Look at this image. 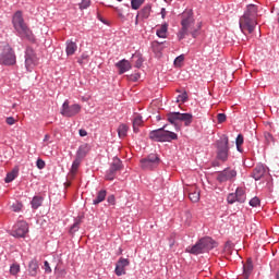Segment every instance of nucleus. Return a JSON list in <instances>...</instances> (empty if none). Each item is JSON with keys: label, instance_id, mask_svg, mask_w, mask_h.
I'll use <instances>...</instances> for the list:
<instances>
[{"label": "nucleus", "instance_id": "nucleus-29", "mask_svg": "<svg viewBox=\"0 0 279 279\" xmlns=\"http://www.w3.org/2000/svg\"><path fill=\"white\" fill-rule=\"evenodd\" d=\"M28 271L32 276H36L38 274V262L33 259L28 265Z\"/></svg>", "mask_w": 279, "mask_h": 279}, {"label": "nucleus", "instance_id": "nucleus-35", "mask_svg": "<svg viewBox=\"0 0 279 279\" xmlns=\"http://www.w3.org/2000/svg\"><path fill=\"white\" fill-rule=\"evenodd\" d=\"M143 3H145V0H132L131 8L132 10H138Z\"/></svg>", "mask_w": 279, "mask_h": 279}, {"label": "nucleus", "instance_id": "nucleus-30", "mask_svg": "<svg viewBox=\"0 0 279 279\" xmlns=\"http://www.w3.org/2000/svg\"><path fill=\"white\" fill-rule=\"evenodd\" d=\"M132 60L135 63L136 69H141V66H143V54L135 53L132 56Z\"/></svg>", "mask_w": 279, "mask_h": 279}, {"label": "nucleus", "instance_id": "nucleus-52", "mask_svg": "<svg viewBox=\"0 0 279 279\" xmlns=\"http://www.w3.org/2000/svg\"><path fill=\"white\" fill-rule=\"evenodd\" d=\"M44 143H47L46 145H49L50 143H53V142L51 141V135H50V134H46V135L44 136Z\"/></svg>", "mask_w": 279, "mask_h": 279}, {"label": "nucleus", "instance_id": "nucleus-36", "mask_svg": "<svg viewBox=\"0 0 279 279\" xmlns=\"http://www.w3.org/2000/svg\"><path fill=\"white\" fill-rule=\"evenodd\" d=\"M162 45L163 43L153 41L151 43L153 51H162Z\"/></svg>", "mask_w": 279, "mask_h": 279}, {"label": "nucleus", "instance_id": "nucleus-13", "mask_svg": "<svg viewBox=\"0 0 279 279\" xmlns=\"http://www.w3.org/2000/svg\"><path fill=\"white\" fill-rule=\"evenodd\" d=\"M130 265V259L121 257L116 265V275L125 276V267Z\"/></svg>", "mask_w": 279, "mask_h": 279}, {"label": "nucleus", "instance_id": "nucleus-27", "mask_svg": "<svg viewBox=\"0 0 279 279\" xmlns=\"http://www.w3.org/2000/svg\"><path fill=\"white\" fill-rule=\"evenodd\" d=\"M169 29V24H162L156 32L158 38H167V32Z\"/></svg>", "mask_w": 279, "mask_h": 279}, {"label": "nucleus", "instance_id": "nucleus-44", "mask_svg": "<svg viewBox=\"0 0 279 279\" xmlns=\"http://www.w3.org/2000/svg\"><path fill=\"white\" fill-rule=\"evenodd\" d=\"M227 202L228 204H234V202H236V194L235 193L229 194L227 197Z\"/></svg>", "mask_w": 279, "mask_h": 279}, {"label": "nucleus", "instance_id": "nucleus-21", "mask_svg": "<svg viewBox=\"0 0 279 279\" xmlns=\"http://www.w3.org/2000/svg\"><path fill=\"white\" fill-rule=\"evenodd\" d=\"M179 121H183L184 125L189 128L193 123V114L191 113H180Z\"/></svg>", "mask_w": 279, "mask_h": 279}, {"label": "nucleus", "instance_id": "nucleus-58", "mask_svg": "<svg viewBox=\"0 0 279 279\" xmlns=\"http://www.w3.org/2000/svg\"><path fill=\"white\" fill-rule=\"evenodd\" d=\"M138 19H141V17H138V15H136V17H135V25H138Z\"/></svg>", "mask_w": 279, "mask_h": 279}, {"label": "nucleus", "instance_id": "nucleus-18", "mask_svg": "<svg viewBox=\"0 0 279 279\" xmlns=\"http://www.w3.org/2000/svg\"><path fill=\"white\" fill-rule=\"evenodd\" d=\"M151 14V5H145L141 11L137 13V19H141V21H145V19H149V15Z\"/></svg>", "mask_w": 279, "mask_h": 279}, {"label": "nucleus", "instance_id": "nucleus-20", "mask_svg": "<svg viewBox=\"0 0 279 279\" xmlns=\"http://www.w3.org/2000/svg\"><path fill=\"white\" fill-rule=\"evenodd\" d=\"M65 51H66V56H74L75 52L77 51V44H75L74 41L68 40Z\"/></svg>", "mask_w": 279, "mask_h": 279}, {"label": "nucleus", "instance_id": "nucleus-17", "mask_svg": "<svg viewBox=\"0 0 279 279\" xmlns=\"http://www.w3.org/2000/svg\"><path fill=\"white\" fill-rule=\"evenodd\" d=\"M189 197H190L191 202H193L194 204H197V202H199V197H201L199 187H197L195 185L191 186L189 190Z\"/></svg>", "mask_w": 279, "mask_h": 279}, {"label": "nucleus", "instance_id": "nucleus-32", "mask_svg": "<svg viewBox=\"0 0 279 279\" xmlns=\"http://www.w3.org/2000/svg\"><path fill=\"white\" fill-rule=\"evenodd\" d=\"M31 204H32V208H34L35 210L40 208V206H43V197L35 196Z\"/></svg>", "mask_w": 279, "mask_h": 279}, {"label": "nucleus", "instance_id": "nucleus-1", "mask_svg": "<svg viewBox=\"0 0 279 279\" xmlns=\"http://www.w3.org/2000/svg\"><path fill=\"white\" fill-rule=\"evenodd\" d=\"M181 19V29L178 33L179 40H184L186 36H192V38L198 37L199 31L202 29V24L195 23V17H193V11H184Z\"/></svg>", "mask_w": 279, "mask_h": 279}, {"label": "nucleus", "instance_id": "nucleus-7", "mask_svg": "<svg viewBox=\"0 0 279 279\" xmlns=\"http://www.w3.org/2000/svg\"><path fill=\"white\" fill-rule=\"evenodd\" d=\"M228 151L230 148L228 147V137L223 135L220 141L217 142V158L222 162L228 160Z\"/></svg>", "mask_w": 279, "mask_h": 279}, {"label": "nucleus", "instance_id": "nucleus-22", "mask_svg": "<svg viewBox=\"0 0 279 279\" xmlns=\"http://www.w3.org/2000/svg\"><path fill=\"white\" fill-rule=\"evenodd\" d=\"M236 202L240 204H244L245 199H247L245 195V190L243 187H238L235 191Z\"/></svg>", "mask_w": 279, "mask_h": 279}, {"label": "nucleus", "instance_id": "nucleus-26", "mask_svg": "<svg viewBox=\"0 0 279 279\" xmlns=\"http://www.w3.org/2000/svg\"><path fill=\"white\" fill-rule=\"evenodd\" d=\"M130 131V126H128V124H120L118 126V135L119 138H125V136H128V132Z\"/></svg>", "mask_w": 279, "mask_h": 279}, {"label": "nucleus", "instance_id": "nucleus-34", "mask_svg": "<svg viewBox=\"0 0 279 279\" xmlns=\"http://www.w3.org/2000/svg\"><path fill=\"white\" fill-rule=\"evenodd\" d=\"M20 271H21V265L16 264V263L11 265V267H10L11 276H16V274H19Z\"/></svg>", "mask_w": 279, "mask_h": 279}, {"label": "nucleus", "instance_id": "nucleus-55", "mask_svg": "<svg viewBox=\"0 0 279 279\" xmlns=\"http://www.w3.org/2000/svg\"><path fill=\"white\" fill-rule=\"evenodd\" d=\"M78 134H80V136H88V132H86V130H84V129H81L78 131Z\"/></svg>", "mask_w": 279, "mask_h": 279}, {"label": "nucleus", "instance_id": "nucleus-12", "mask_svg": "<svg viewBox=\"0 0 279 279\" xmlns=\"http://www.w3.org/2000/svg\"><path fill=\"white\" fill-rule=\"evenodd\" d=\"M234 178H236L235 170L227 168V169L218 172L217 181L220 183H223V182L232 181V180H234Z\"/></svg>", "mask_w": 279, "mask_h": 279}, {"label": "nucleus", "instance_id": "nucleus-41", "mask_svg": "<svg viewBox=\"0 0 279 279\" xmlns=\"http://www.w3.org/2000/svg\"><path fill=\"white\" fill-rule=\"evenodd\" d=\"M184 62V54H181L174 59V66H182Z\"/></svg>", "mask_w": 279, "mask_h": 279}, {"label": "nucleus", "instance_id": "nucleus-24", "mask_svg": "<svg viewBox=\"0 0 279 279\" xmlns=\"http://www.w3.org/2000/svg\"><path fill=\"white\" fill-rule=\"evenodd\" d=\"M167 119L171 125H178V121H180V112H170L167 114Z\"/></svg>", "mask_w": 279, "mask_h": 279}, {"label": "nucleus", "instance_id": "nucleus-28", "mask_svg": "<svg viewBox=\"0 0 279 279\" xmlns=\"http://www.w3.org/2000/svg\"><path fill=\"white\" fill-rule=\"evenodd\" d=\"M80 165H82V159H75L72 163L71 170H70V175L72 178H75L77 173V169H80Z\"/></svg>", "mask_w": 279, "mask_h": 279}, {"label": "nucleus", "instance_id": "nucleus-45", "mask_svg": "<svg viewBox=\"0 0 279 279\" xmlns=\"http://www.w3.org/2000/svg\"><path fill=\"white\" fill-rule=\"evenodd\" d=\"M77 230H80V220H77L70 229L71 234H73L74 232H77Z\"/></svg>", "mask_w": 279, "mask_h": 279}, {"label": "nucleus", "instance_id": "nucleus-3", "mask_svg": "<svg viewBox=\"0 0 279 279\" xmlns=\"http://www.w3.org/2000/svg\"><path fill=\"white\" fill-rule=\"evenodd\" d=\"M12 23L20 38H26V40H29L31 43H34L36 40V38L34 37V33L32 32V29H29V27L25 23V20L23 19V13L21 11H17L13 15Z\"/></svg>", "mask_w": 279, "mask_h": 279}, {"label": "nucleus", "instance_id": "nucleus-42", "mask_svg": "<svg viewBox=\"0 0 279 279\" xmlns=\"http://www.w3.org/2000/svg\"><path fill=\"white\" fill-rule=\"evenodd\" d=\"M260 205V199L258 197H253L250 201V206H252L253 208H256V206Z\"/></svg>", "mask_w": 279, "mask_h": 279}, {"label": "nucleus", "instance_id": "nucleus-49", "mask_svg": "<svg viewBox=\"0 0 279 279\" xmlns=\"http://www.w3.org/2000/svg\"><path fill=\"white\" fill-rule=\"evenodd\" d=\"M45 272L51 274V266H49V262H44Z\"/></svg>", "mask_w": 279, "mask_h": 279}, {"label": "nucleus", "instance_id": "nucleus-47", "mask_svg": "<svg viewBox=\"0 0 279 279\" xmlns=\"http://www.w3.org/2000/svg\"><path fill=\"white\" fill-rule=\"evenodd\" d=\"M226 119H227L226 113H218L217 114L218 123H225Z\"/></svg>", "mask_w": 279, "mask_h": 279}, {"label": "nucleus", "instance_id": "nucleus-62", "mask_svg": "<svg viewBox=\"0 0 279 279\" xmlns=\"http://www.w3.org/2000/svg\"><path fill=\"white\" fill-rule=\"evenodd\" d=\"M177 93H180V90H179V89H177Z\"/></svg>", "mask_w": 279, "mask_h": 279}, {"label": "nucleus", "instance_id": "nucleus-37", "mask_svg": "<svg viewBox=\"0 0 279 279\" xmlns=\"http://www.w3.org/2000/svg\"><path fill=\"white\" fill-rule=\"evenodd\" d=\"M116 175H117V171L109 168L106 174V180H114Z\"/></svg>", "mask_w": 279, "mask_h": 279}, {"label": "nucleus", "instance_id": "nucleus-33", "mask_svg": "<svg viewBox=\"0 0 279 279\" xmlns=\"http://www.w3.org/2000/svg\"><path fill=\"white\" fill-rule=\"evenodd\" d=\"M110 169L112 170V171H120V169H121V159H119V158H117V157H114L113 158V161H112V163H111V166H110Z\"/></svg>", "mask_w": 279, "mask_h": 279}, {"label": "nucleus", "instance_id": "nucleus-6", "mask_svg": "<svg viewBox=\"0 0 279 279\" xmlns=\"http://www.w3.org/2000/svg\"><path fill=\"white\" fill-rule=\"evenodd\" d=\"M0 64L3 66H14L16 64V52L10 45L3 47L0 53Z\"/></svg>", "mask_w": 279, "mask_h": 279}, {"label": "nucleus", "instance_id": "nucleus-50", "mask_svg": "<svg viewBox=\"0 0 279 279\" xmlns=\"http://www.w3.org/2000/svg\"><path fill=\"white\" fill-rule=\"evenodd\" d=\"M265 138L267 143H274V135L270 133H265Z\"/></svg>", "mask_w": 279, "mask_h": 279}, {"label": "nucleus", "instance_id": "nucleus-23", "mask_svg": "<svg viewBox=\"0 0 279 279\" xmlns=\"http://www.w3.org/2000/svg\"><path fill=\"white\" fill-rule=\"evenodd\" d=\"M106 195H108V192H106V190H100L97 193L96 198L93 201L94 206L101 204V202H104L106 199Z\"/></svg>", "mask_w": 279, "mask_h": 279}, {"label": "nucleus", "instance_id": "nucleus-59", "mask_svg": "<svg viewBox=\"0 0 279 279\" xmlns=\"http://www.w3.org/2000/svg\"><path fill=\"white\" fill-rule=\"evenodd\" d=\"M276 279H279V270L276 274Z\"/></svg>", "mask_w": 279, "mask_h": 279}, {"label": "nucleus", "instance_id": "nucleus-15", "mask_svg": "<svg viewBox=\"0 0 279 279\" xmlns=\"http://www.w3.org/2000/svg\"><path fill=\"white\" fill-rule=\"evenodd\" d=\"M267 174V168L264 165H257L253 170L254 180L258 181Z\"/></svg>", "mask_w": 279, "mask_h": 279}, {"label": "nucleus", "instance_id": "nucleus-31", "mask_svg": "<svg viewBox=\"0 0 279 279\" xmlns=\"http://www.w3.org/2000/svg\"><path fill=\"white\" fill-rule=\"evenodd\" d=\"M16 175H19V170H12L7 174L4 182L7 184H10V182H14V180H16Z\"/></svg>", "mask_w": 279, "mask_h": 279}, {"label": "nucleus", "instance_id": "nucleus-46", "mask_svg": "<svg viewBox=\"0 0 279 279\" xmlns=\"http://www.w3.org/2000/svg\"><path fill=\"white\" fill-rule=\"evenodd\" d=\"M119 19H121L122 21H125V15L123 14V9H119V8H114Z\"/></svg>", "mask_w": 279, "mask_h": 279}, {"label": "nucleus", "instance_id": "nucleus-8", "mask_svg": "<svg viewBox=\"0 0 279 279\" xmlns=\"http://www.w3.org/2000/svg\"><path fill=\"white\" fill-rule=\"evenodd\" d=\"M38 66V57H36V52L32 48H27L25 52V68L26 71L32 72L34 69Z\"/></svg>", "mask_w": 279, "mask_h": 279}, {"label": "nucleus", "instance_id": "nucleus-39", "mask_svg": "<svg viewBox=\"0 0 279 279\" xmlns=\"http://www.w3.org/2000/svg\"><path fill=\"white\" fill-rule=\"evenodd\" d=\"M189 99V95L186 94V92H184L183 94L179 95L177 98V101L181 104H184L185 101H187Z\"/></svg>", "mask_w": 279, "mask_h": 279}, {"label": "nucleus", "instance_id": "nucleus-5", "mask_svg": "<svg viewBox=\"0 0 279 279\" xmlns=\"http://www.w3.org/2000/svg\"><path fill=\"white\" fill-rule=\"evenodd\" d=\"M167 125H163L161 129L151 131L149 133V138L156 141L157 143H171V141H178V134L165 130Z\"/></svg>", "mask_w": 279, "mask_h": 279}, {"label": "nucleus", "instance_id": "nucleus-43", "mask_svg": "<svg viewBox=\"0 0 279 279\" xmlns=\"http://www.w3.org/2000/svg\"><path fill=\"white\" fill-rule=\"evenodd\" d=\"M13 213H21V208H23V204L21 203H15L11 206Z\"/></svg>", "mask_w": 279, "mask_h": 279}, {"label": "nucleus", "instance_id": "nucleus-19", "mask_svg": "<svg viewBox=\"0 0 279 279\" xmlns=\"http://www.w3.org/2000/svg\"><path fill=\"white\" fill-rule=\"evenodd\" d=\"M89 148H88V144H84L82 146H80V148L76 151V158L82 160L83 158H86V155L88 154Z\"/></svg>", "mask_w": 279, "mask_h": 279}, {"label": "nucleus", "instance_id": "nucleus-14", "mask_svg": "<svg viewBox=\"0 0 279 279\" xmlns=\"http://www.w3.org/2000/svg\"><path fill=\"white\" fill-rule=\"evenodd\" d=\"M117 69H119V75H123V73H128L130 69H132V63L130 61L122 59L118 63H116Z\"/></svg>", "mask_w": 279, "mask_h": 279}, {"label": "nucleus", "instance_id": "nucleus-10", "mask_svg": "<svg viewBox=\"0 0 279 279\" xmlns=\"http://www.w3.org/2000/svg\"><path fill=\"white\" fill-rule=\"evenodd\" d=\"M158 165H160V158L156 154H150L141 160L142 169H156Z\"/></svg>", "mask_w": 279, "mask_h": 279}, {"label": "nucleus", "instance_id": "nucleus-57", "mask_svg": "<svg viewBox=\"0 0 279 279\" xmlns=\"http://www.w3.org/2000/svg\"><path fill=\"white\" fill-rule=\"evenodd\" d=\"M167 16V11L165 9H161V19H165Z\"/></svg>", "mask_w": 279, "mask_h": 279}, {"label": "nucleus", "instance_id": "nucleus-16", "mask_svg": "<svg viewBox=\"0 0 279 279\" xmlns=\"http://www.w3.org/2000/svg\"><path fill=\"white\" fill-rule=\"evenodd\" d=\"M254 270V265L252 264V259H247L246 263L243 265V275L240 279H250L252 271Z\"/></svg>", "mask_w": 279, "mask_h": 279}, {"label": "nucleus", "instance_id": "nucleus-2", "mask_svg": "<svg viewBox=\"0 0 279 279\" xmlns=\"http://www.w3.org/2000/svg\"><path fill=\"white\" fill-rule=\"evenodd\" d=\"M258 8L254 4H250L243 16L240 17V29L243 34H252V32H254Z\"/></svg>", "mask_w": 279, "mask_h": 279}, {"label": "nucleus", "instance_id": "nucleus-11", "mask_svg": "<svg viewBox=\"0 0 279 279\" xmlns=\"http://www.w3.org/2000/svg\"><path fill=\"white\" fill-rule=\"evenodd\" d=\"M29 232V226L25 221H19L12 230V236H16L17 239L25 238V234Z\"/></svg>", "mask_w": 279, "mask_h": 279}, {"label": "nucleus", "instance_id": "nucleus-48", "mask_svg": "<svg viewBox=\"0 0 279 279\" xmlns=\"http://www.w3.org/2000/svg\"><path fill=\"white\" fill-rule=\"evenodd\" d=\"M45 160L43 159H37L36 161V167L39 168V169H45Z\"/></svg>", "mask_w": 279, "mask_h": 279}, {"label": "nucleus", "instance_id": "nucleus-53", "mask_svg": "<svg viewBox=\"0 0 279 279\" xmlns=\"http://www.w3.org/2000/svg\"><path fill=\"white\" fill-rule=\"evenodd\" d=\"M131 82H138L141 80V74H134L130 76Z\"/></svg>", "mask_w": 279, "mask_h": 279}, {"label": "nucleus", "instance_id": "nucleus-61", "mask_svg": "<svg viewBox=\"0 0 279 279\" xmlns=\"http://www.w3.org/2000/svg\"><path fill=\"white\" fill-rule=\"evenodd\" d=\"M117 1L121 2V1H123V0H117Z\"/></svg>", "mask_w": 279, "mask_h": 279}, {"label": "nucleus", "instance_id": "nucleus-38", "mask_svg": "<svg viewBox=\"0 0 279 279\" xmlns=\"http://www.w3.org/2000/svg\"><path fill=\"white\" fill-rule=\"evenodd\" d=\"M235 145L238 148V151H241V145H243V135L239 134L236 140H235Z\"/></svg>", "mask_w": 279, "mask_h": 279}, {"label": "nucleus", "instance_id": "nucleus-60", "mask_svg": "<svg viewBox=\"0 0 279 279\" xmlns=\"http://www.w3.org/2000/svg\"><path fill=\"white\" fill-rule=\"evenodd\" d=\"M165 1H166V3H171L172 0H165Z\"/></svg>", "mask_w": 279, "mask_h": 279}, {"label": "nucleus", "instance_id": "nucleus-56", "mask_svg": "<svg viewBox=\"0 0 279 279\" xmlns=\"http://www.w3.org/2000/svg\"><path fill=\"white\" fill-rule=\"evenodd\" d=\"M88 56L83 54L81 59H78L80 64H84V60H86Z\"/></svg>", "mask_w": 279, "mask_h": 279}, {"label": "nucleus", "instance_id": "nucleus-25", "mask_svg": "<svg viewBox=\"0 0 279 279\" xmlns=\"http://www.w3.org/2000/svg\"><path fill=\"white\" fill-rule=\"evenodd\" d=\"M142 125H143V117L141 116L135 117L133 120V132L135 134H138L140 132L138 129L142 128Z\"/></svg>", "mask_w": 279, "mask_h": 279}, {"label": "nucleus", "instance_id": "nucleus-51", "mask_svg": "<svg viewBox=\"0 0 279 279\" xmlns=\"http://www.w3.org/2000/svg\"><path fill=\"white\" fill-rule=\"evenodd\" d=\"M108 204H110L111 206H114L116 204V198L114 195H109L107 198Z\"/></svg>", "mask_w": 279, "mask_h": 279}, {"label": "nucleus", "instance_id": "nucleus-4", "mask_svg": "<svg viewBox=\"0 0 279 279\" xmlns=\"http://www.w3.org/2000/svg\"><path fill=\"white\" fill-rule=\"evenodd\" d=\"M214 247H217V242H215L213 238H203L198 240L195 245L189 246L186 252L197 256L199 254H205V252H208L209 250H214Z\"/></svg>", "mask_w": 279, "mask_h": 279}, {"label": "nucleus", "instance_id": "nucleus-40", "mask_svg": "<svg viewBox=\"0 0 279 279\" xmlns=\"http://www.w3.org/2000/svg\"><path fill=\"white\" fill-rule=\"evenodd\" d=\"M81 10H86V8L90 7V0H81L78 3Z\"/></svg>", "mask_w": 279, "mask_h": 279}, {"label": "nucleus", "instance_id": "nucleus-9", "mask_svg": "<svg viewBox=\"0 0 279 279\" xmlns=\"http://www.w3.org/2000/svg\"><path fill=\"white\" fill-rule=\"evenodd\" d=\"M82 112V106L74 104V105H69V100H65L62 105L61 108V114L62 117H75V114H80Z\"/></svg>", "mask_w": 279, "mask_h": 279}, {"label": "nucleus", "instance_id": "nucleus-54", "mask_svg": "<svg viewBox=\"0 0 279 279\" xmlns=\"http://www.w3.org/2000/svg\"><path fill=\"white\" fill-rule=\"evenodd\" d=\"M7 123H8V125H14V123H16V120H14L13 117H9V118H7Z\"/></svg>", "mask_w": 279, "mask_h": 279}]
</instances>
